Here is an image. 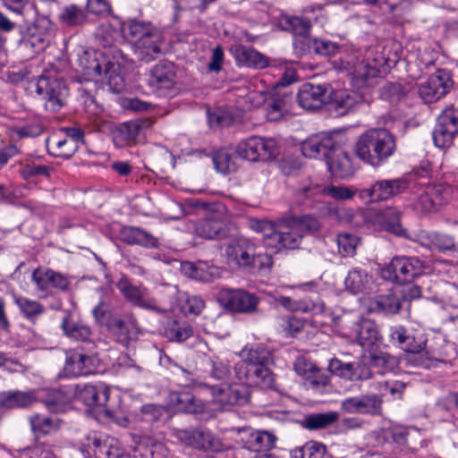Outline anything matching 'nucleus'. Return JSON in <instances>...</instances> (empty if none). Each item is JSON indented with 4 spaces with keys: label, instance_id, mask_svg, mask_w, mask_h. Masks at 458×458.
I'll return each instance as SVG.
<instances>
[{
    "label": "nucleus",
    "instance_id": "f257e3e1",
    "mask_svg": "<svg viewBox=\"0 0 458 458\" xmlns=\"http://www.w3.org/2000/svg\"><path fill=\"white\" fill-rule=\"evenodd\" d=\"M340 54L341 67L352 75V83L358 88L370 86L371 80L386 72V59L374 47L364 51L345 48Z\"/></svg>",
    "mask_w": 458,
    "mask_h": 458
},
{
    "label": "nucleus",
    "instance_id": "f03ea898",
    "mask_svg": "<svg viewBox=\"0 0 458 458\" xmlns=\"http://www.w3.org/2000/svg\"><path fill=\"white\" fill-rule=\"evenodd\" d=\"M303 156L309 158L323 157L332 174L346 178L352 174V165L348 154L327 133H319L307 139L301 144Z\"/></svg>",
    "mask_w": 458,
    "mask_h": 458
},
{
    "label": "nucleus",
    "instance_id": "7ed1b4c3",
    "mask_svg": "<svg viewBox=\"0 0 458 458\" xmlns=\"http://www.w3.org/2000/svg\"><path fill=\"white\" fill-rule=\"evenodd\" d=\"M396 149L394 136L386 129L371 128L360 134L354 146L355 155L364 163L378 167Z\"/></svg>",
    "mask_w": 458,
    "mask_h": 458
},
{
    "label": "nucleus",
    "instance_id": "20e7f679",
    "mask_svg": "<svg viewBox=\"0 0 458 458\" xmlns=\"http://www.w3.org/2000/svg\"><path fill=\"white\" fill-rule=\"evenodd\" d=\"M78 64L84 76L91 81L106 80L109 86L115 91L123 87L121 76V64L113 61L98 50L83 52L78 58Z\"/></svg>",
    "mask_w": 458,
    "mask_h": 458
},
{
    "label": "nucleus",
    "instance_id": "39448f33",
    "mask_svg": "<svg viewBox=\"0 0 458 458\" xmlns=\"http://www.w3.org/2000/svg\"><path fill=\"white\" fill-rule=\"evenodd\" d=\"M403 350L407 352L405 360L413 367L429 369L436 362H444L445 360L442 352L427 348V338L421 333H409Z\"/></svg>",
    "mask_w": 458,
    "mask_h": 458
},
{
    "label": "nucleus",
    "instance_id": "423d86ee",
    "mask_svg": "<svg viewBox=\"0 0 458 458\" xmlns=\"http://www.w3.org/2000/svg\"><path fill=\"white\" fill-rule=\"evenodd\" d=\"M173 436L184 446L199 451L219 453L224 450L221 438L206 427L174 429Z\"/></svg>",
    "mask_w": 458,
    "mask_h": 458
},
{
    "label": "nucleus",
    "instance_id": "0eeeda50",
    "mask_svg": "<svg viewBox=\"0 0 458 458\" xmlns=\"http://www.w3.org/2000/svg\"><path fill=\"white\" fill-rule=\"evenodd\" d=\"M116 287L123 297L134 306L144 310L155 311L157 314L165 315L172 309V302L161 303L152 298L148 290L140 284H133L126 276H123L117 283Z\"/></svg>",
    "mask_w": 458,
    "mask_h": 458
},
{
    "label": "nucleus",
    "instance_id": "6e6552de",
    "mask_svg": "<svg viewBox=\"0 0 458 458\" xmlns=\"http://www.w3.org/2000/svg\"><path fill=\"white\" fill-rule=\"evenodd\" d=\"M423 272V263L417 257L397 256L381 269L383 279L406 284Z\"/></svg>",
    "mask_w": 458,
    "mask_h": 458
},
{
    "label": "nucleus",
    "instance_id": "1a4fd4ad",
    "mask_svg": "<svg viewBox=\"0 0 458 458\" xmlns=\"http://www.w3.org/2000/svg\"><path fill=\"white\" fill-rule=\"evenodd\" d=\"M408 187V181L403 177L381 179L376 181L370 187L360 190L359 199L365 204L388 200L404 192Z\"/></svg>",
    "mask_w": 458,
    "mask_h": 458
},
{
    "label": "nucleus",
    "instance_id": "9d476101",
    "mask_svg": "<svg viewBox=\"0 0 458 458\" xmlns=\"http://www.w3.org/2000/svg\"><path fill=\"white\" fill-rule=\"evenodd\" d=\"M96 347L89 346L85 352L76 348L66 353L64 371L68 376L81 377L94 374L100 367V360L95 352Z\"/></svg>",
    "mask_w": 458,
    "mask_h": 458
},
{
    "label": "nucleus",
    "instance_id": "9b49d317",
    "mask_svg": "<svg viewBox=\"0 0 458 458\" xmlns=\"http://www.w3.org/2000/svg\"><path fill=\"white\" fill-rule=\"evenodd\" d=\"M218 301L232 312L253 314L259 310L260 299L243 289H222L218 293Z\"/></svg>",
    "mask_w": 458,
    "mask_h": 458
},
{
    "label": "nucleus",
    "instance_id": "f8f14e48",
    "mask_svg": "<svg viewBox=\"0 0 458 458\" xmlns=\"http://www.w3.org/2000/svg\"><path fill=\"white\" fill-rule=\"evenodd\" d=\"M107 329L114 339L125 347L136 342L140 333L138 320L132 312L113 316L107 324Z\"/></svg>",
    "mask_w": 458,
    "mask_h": 458
},
{
    "label": "nucleus",
    "instance_id": "ddd939ff",
    "mask_svg": "<svg viewBox=\"0 0 458 458\" xmlns=\"http://www.w3.org/2000/svg\"><path fill=\"white\" fill-rule=\"evenodd\" d=\"M453 84L449 72L437 70L427 81L420 84L418 93L425 103H433L445 97Z\"/></svg>",
    "mask_w": 458,
    "mask_h": 458
},
{
    "label": "nucleus",
    "instance_id": "4468645a",
    "mask_svg": "<svg viewBox=\"0 0 458 458\" xmlns=\"http://www.w3.org/2000/svg\"><path fill=\"white\" fill-rule=\"evenodd\" d=\"M121 34V30L115 29L110 23H103L97 28L95 38L98 47L97 50L122 65L123 55L117 45Z\"/></svg>",
    "mask_w": 458,
    "mask_h": 458
},
{
    "label": "nucleus",
    "instance_id": "2eb2a0df",
    "mask_svg": "<svg viewBox=\"0 0 458 458\" xmlns=\"http://www.w3.org/2000/svg\"><path fill=\"white\" fill-rule=\"evenodd\" d=\"M457 133L458 110L449 106L438 116L437 123L433 131L434 143L437 148H447L452 145L454 137Z\"/></svg>",
    "mask_w": 458,
    "mask_h": 458
},
{
    "label": "nucleus",
    "instance_id": "dca6fc26",
    "mask_svg": "<svg viewBox=\"0 0 458 458\" xmlns=\"http://www.w3.org/2000/svg\"><path fill=\"white\" fill-rule=\"evenodd\" d=\"M51 21L47 17H38L26 28L21 44L35 53L43 51L48 44L51 32Z\"/></svg>",
    "mask_w": 458,
    "mask_h": 458
},
{
    "label": "nucleus",
    "instance_id": "f3484780",
    "mask_svg": "<svg viewBox=\"0 0 458 458\" xmlns=\"http://www.w3.org/2000/svg\"><path fill=\"white\" fill-rule=\"evenodd\" d=\"M175 69L171 62L161 61L149 72L148 86L159 96H166L175 84Z\"/></svg>",
    "mask_w": 458,
    "mask_h": 458
},
{
    "label": "nucleus",
    "instance_id": "a211bd4d",
    "mask_svg": "<svg viewBox=\"0 0 458 458\" xmlns=\"http://www.w3.org/2000/svg\"><path fill=\"white\" fill-rule=\"evenodd\" d=\"M383 399L377 394L348 397L341 401L340 409L349 414L377 415L382 411Z\"/></svg>",
    "mask_w": 458,
    "mask_h": 458
},
{
    "label": "nucleus",
    "instance_id": "6ab92c4d",
    "mask_svg": "<svg viewBox=\"0 0 458 458\" xmlns=\"http://www.w3.org/2000/svg\"><path fill=\"white\" fill-rule=\"evenodd\" d=\"M225 253L229 263L238 267H249L254 264L256 246L250 240L240 237L225 245Z\"/></svg>",
    "mask_w": 458,
    "mask_h": 458
},
{
    "label": "nucleus",
    "instance_id": "aec40b11",
    "mask_svg": "<svg viewBox=\"0 0 458 458\" xmlns=\"http://www.w3.org/2000/svg\"><path fill=\"white\" fill-rule=\"evenodd\" d=\"M235 374L240 382L247 386H257L270 389L275 385V376L267 366L247 367L245 364H236Z\"/></svg>",
    "mask_w": 458,
    "mask_h": 458
},
{
    "label": "nucleus",
    "instance_id": "412c9836",
    "mask_svg": "<svg viewBox=\"0 0 458 458\" xmlns=\"http://www.w3.org/2000/svg\"><path fill=\"white\" fill-rule=\"evenodd\" d=\"M328 84L304 83L297 94V101L303 109L318 110L329 99Z\"/></svg>",
    "mask_w": 458,
    "mask_h": 458
},
{
    "label": "nucleus",
    "instance_id": "4be33fe9",
    "mask_svg": "<svg viewBox=\"0 0 458 458\" xmlns=\"http://www.w3.org/2000/svg\"><path fill=\"white\" fill-rule=\"evenodd\" d=\"M74 398L89 408H98L106 416H111L110 411L105 409L109 399V390L104 386L77 385L74 388Z\"/></svg>",
    "mask_w": 458,
    "mask_h": 458
},
{
    "label": "nucleus",
    "instance_id": "5701e85b",
    "mask_svg": "<svg viewBox=\"0 0 458 458\" xmlns=\"http://www.w3.org/2000/svg\"><path fill=\"white\" fill-rule=\"evenodd\" d=\"M32 282L39 292L49 293L51 289L65 292L69 289L68 277L50 268H36L31 275Z\"/></svg>",
    "mask_w": 458,
    "mask_h": 458
},
{
    "label": "nucleus",
    "instance_id": "b1692460",
    "mask_svg": "<svg viewBox=\"0 0 458 458\" xmlns=\"http://www.w3.org/2000/svg\"><path fill=\"white\" fill-rule=\"evenodd\" d=\"M198 236L207 240H223L229 233L226 219L219 214H213L200 221L195 226Z\"/></svg>",
    "mask_w": 458,
    "mask_h": 458
},
{
    "label": "nucleus",
    "instance_id": "393cba45",
    "mask_svg": "<svg viewBox=\"0 0 458 458\" xmlns=\"http://www.w3.org/2000/svg\"><path fill=\"white\" fill-rule=\"evenodd\" d=\"M328 370L349 381L367 380L372 376L370 369L366 365L357 362H343L336 358L330 360Z\"/></svg>",
    "mask_w": 458,
    "mask_h": 458
},
{
    "label": "nucleus",
    "instance_id": "a878e982",
    "mask_svg": "<svg viewBox=\"0 0 458 458\" xmlns=\"http://www.w3.org/2000/svg\"><path fill=\"white\" fill-rule=\"evenodd\" d=\"M302 240L303 233H300L293 220L288 218L277 226L271 248L296 250L300 248Z\"/></svg>",
    "mask_w": 458,
    "mask_h": 458
},
{
    "label": "nucleus",
    "instance_id": "bb28decb",
    "mask_svg": "<svg viewBox=\"0 0 458 458\" xmlns=\"http://www.w3.org/2000/svg\"><path fill=\"white\" fill-rule=\"evenodd\" d=\"M164 46L162 34L155 30L147 38L139 40L133 46L134 54L143 63H150L156 60L161 54Z\"/></svg>",
    "mask_w": 458,
    "mask_h": 458
},
{
    "label": "nucleus",
    "instance_id": "cd10ccee",
    "mask_svg": "<svg viewBox=\"0 0 458 458\" xmlns=\"http://www.w3.org/2000/svg\"><path fill=\"white\" fill-rule=\"evenodd\" d=\"M167 404L177 411L200 414L205 411L206 404L200 399L196 398L189 391H174L167 396Z\"/></svg>",
    "mask_w": 458,
    "mask_h": 458
},
{
    "label": "nucleus",
    "instance_id": "c85d7f7f",
    "mask_svg": "<svg viewBox=\"0 0 458 458\" xmlns=\"http://www.w3.org/2000/svg\"><path fill=\"white\" fill-rule=\"evenodd\" d=\"M352 334L357 343L365 350H371L381 340L378 326L375 321L360 318L353 324Z\"/></svg>",
    "mask_w": 458,
    "mask_h": 458
},
{
    "label": "nucleus",
    "instance_id": "c756f323",
    "mask_svg": "<svg viewBox=\"0 0 458 458\" xmlns=\"http://www.w3.org/2000/svg\"><path fill=\"white\" fill-rule=\"evenodd\" d=\"M61 83L56 80L40 76L37 81L36 92L46 99L47 109L55 112L61 108Z\"/></svg>",
    "mask_w": 458,
    "mask_h": 458
},
{
    "label": "nucleus",
    "instance_id": "7c9ffc66",
    "mask_svg": "<svg viewBox=\"0 0 458 458\" xmlns=\"http://www.w3.org/2000/svg\"><path fill=\"white\" fill-rule=\"evenodd\" d=\"M61 328L67 337L86 343L89 346L97 347L91 328L81 322L75 321L70 312H65L61 322Z\"/></svg>",
    "mask_w": 458,
    "mask_h": 458
},
{
    "label": "nucleus",
    "instance_id": "2f4dec72",
    "mask_svg": "<svg viewBox=\"0 0 458 458\" xmlns=\"http://www.w3.org/2000/svg\"><path fill=\"white\" fill-rule=\"evenodd\" d=\"M361 189L355 186H345V185H328L324 188H320L318 185L308 186L301 189L302 193L307 197H314L318 192H322L325 195L331 197L335 200H349L352 199L355 195L359 197V192Z\"/></svg>",
    "mask_w": 458,
    "mask_h": 458
},
{
    "label": "nucleus",
    "instance_id": "473e14b6",
    "mask_svg": "<svg viewBox=\"0 0 458 458\" xmlns=\"http://www.w3.org/2000/svg\"><path fill=\"white\" fill-rule=\"evenodd\" d=\"M402 212L394 207H386L375 215L376 222L386 232L397 236H405L406 231L401 224Z\"/></svg>",
    "mask_w": 458,
    "mask_h": 458
},
{
    "label": "nucleus",
    "instance_id": "72a5a7b5",
    "mask_svg": "<svg viewBox=\"0 0 458 458\" xmlns=\"http://www.w3.org/2000/svg\"><path fill=\"white\" fill-rule=\"evenodd\" d=\"M332 107L339 115H344L361 103L362 97L358 92L341 89L329 92V99Z\"/></svg>",
    "mask_w": 458,
    "mask_h": 458
},
{
    "label": "nucleus",
    "instance_id": "f704fd0d",
    "mask_svg": "<svg viewBox=\"0 0 458 458\" xmlns=\"http://www.w3.org/2000/svg\"><path fill=\"white\" fill-rule=\"evenodd\" d=\"M233 56L240 66L254 69H263L269 66L268 58L250 47L243 45L235 47Z\"/></svg>",
    "mask_w": 458,
    "mask_h": 458
},
{
    "label": "nucleus",
    "instance_id": "c9c22d12",
    "mask_svg": "<svg viewBox=\"0 0 458 458\" xmlns=\"http://www.w3.org/2000/svg\"><path fill=\"white\" fill-rule=\"evenodd\" d=\"M141 124L138 121H129L115 127L113 131V141L118 148L131 146L136 143Z\"/></svg>",
    "mask_w": 458,
    "mask_h": 458
},
{
    "label": "nucleus",
    "instance_id": "e433bc0d",
    "mask_svg": "<svg viewBox=\"0 0 458 458\" xmlns=\"http://www.w3.org/2000/svg\"><path fill=\"white\" fill-rule=\"evenodd\" d=\"M36 402L32 392L8 391L0 394V407L5 409L27 408Z\"/></svg>",
    "mask_w": 458,
    "mask_h": 458
},
{
    "label": "nucleus",
    "instance_id": "4c0bfd02",
    "mask_svg": "<svg viewBox=\"0 0 458 458\" xmlns=\"http://www.w3.org/2000/svg\"><path fill=\"white\" fill-rule=\"evenodd\" d=\"M120 30L123 38L126 40L132 42L134 46L135 43L139 42V40L147 38L156 29L152 27L151 24L149 23L131 20L127 22L122 23Z\"/></svg>",
    "mask_w": 458,
    "mask_h": 458
},
{
    "label": "nucleus",
    "instance_id": "58836bf2",
    "mask_svg": "<svg viewBox=\"0 0 458 458\" xmlns=\"http://www.w3.org/2000/svg\"><path fill=\"white\" fill-rule=\"evenodd\" d=\"M278 25L283 30L294 35V38L310 34L311 23L310 20L301 16L282 15Z\"/></svg>",
    "mask_w": 458,
    "mask_h": 458
},
{
    "label": "nucleus",
    "instance_id": "ea45409f",
    "mask_svg": "<svg viewBox=\"0 0 458 458\" xmlns=\"http://www.w3.org/2000/svg\"><path fill=\"white\" fill-rule=\"evenodd\" d=\"M338 419L339 414L336 411L312 413L304 417L301 425L308 430H320L332 426Z\"/></svg>",
    "mask_w": 458,
    "mask_h": 458
},
{
    "label": "nucleus",
    "instance_id": "a19ab883",
    "mask_svg": "<svg viewBox=\"0 0 458 458\" xmlns=\"http://www.w3.org/2000/svg\"><path fill=\"white\" fill-rule=\"evenodd\" d=\"M14 303L19 308L21 315L32 323H36L38 318L46 311L42 303L25 296H14Z\"/></svg>",
    "mask_w": 458,
    "mask_h": 458
},
{
    "label": "nucleus",
    "instance_id": "79ce46f5",
    "mask_svg": "<svg viewBox=\"0 0 458 458\" xmlns=\"http://www.w3.org/2000/svg\"><path fill=\"white\" fill-rule=\"evenodd\" d=\"M59 21L68 27L81 26L87 22L86 12L76 4L64 6L58 13Z\"/></svg>",
    "mask_w": 458,
    "mask_h": 458
},
{
    "label": "nucleus",
    "instance_id": "37998d69",
    "mask_svg": "<svg viewBox=\"0 0 458 458\" xmlns=\"http://www.w3.org/2000/svg\"><path fill=\"white\" fill-rule=\"evenodd\" d=\"M370 283L371 277L365 270L360 268L350 270L344 281L346 289L352 293L365 292L369 287Z\"/></svg>",
    "mask_w": 458,
    "mask_h": 458
},
{
    "label": "nucleus",
    "instance_id": "c03bdc74",
    "mask_svg": "<svg viewBox=\"0 0 458 458\" xmlns=\"http://www.w3.org/2000/svg\"><path fill=\"white\" fill-rule=\"evenodd\" d=\"M276 437L267 431H254L246 442L248 448L253 452L262 453L276 445Z\"/></svg>",
    "mask_w": 458,
    "mask_h": 458
},
{
    "label": "nucleus",
    "instance_id": "a18cd8bd",
    "mask_svg": "<svg viewBox=\"0 0 458 458\" xmlns=\"http://www.w3.org/2000/svg\"><path fill=\"white\" fill-rule=\"evenodd\" d=\"M402 306L400 299L394 294L381 295L371 301V311L384 314H396Z\"/></svg>",
    "mask_w": 458,
    "mask_h": 458
},
{
    "label": "nucleus",
    "instance_id": "49530a36",
    "mask_svg": "<svg viewBox=\"0 0 458 458\" xmlns=\"http://www.w3.org/2000/svg\"><path fill=\"white\" fill-rule=\"evenodd\" d=\"M292 97L287 94L274 96L267 104V116L270 121H277L290 111Z\"/></svg>",
    "mask_w": 458,
    "mask_h": 458
},
{
    "label": "nucleus",
    "instance_id": "de8ad7c7",
    "mask_svg": "<svg viewBox=\"0 0 458 458\" xmlns=\"http://www.w3.org/2000/svg\"><path fill=\"white\" fill-rule=\"evenodd\" d=\"M327 446L321 442L310 440L291 451V458H324Z\"/></svg>",
    "mask_w": 458,
    "mask_h": 458
},
{
    "label": "nucleus",
    "instance_id": "09e8293b",
    "mask_svg": "<svg viewBox=\"0 0 458 458\" xmlns=\"http://www.w3.org/2000/svg\"><path fill=\"white\" fill-rule=\"evenodd\" d=\"M192 335V327L184 321L173 320L165 329V336L171 342L182 343Z\"/></svg>",
    "mask_w": 458,
    "mask_h": 458
},
{
    "label": "nucleus",
    "instance_id": "8fccbe9b",
    "mask_svg": "<svg viewBox=\"0 0 458 458\" xmlns=\"http://www.w3.org/2000/svg\"><path fill=\"white\" fill-rule=\"evenodd\" d=\"M30 422L33 432L36 434H51L60 427V420L57 418L47 415H32L30 418Z\"/></svg>",
    "mask_w": 458,
    "mask_h": 458
},
{
    "label": "nucleus",
    "instance_id": "3c124183",
    "mask_svg": "<svg viewBox=\"0 0 458 458\" xmlns=\"http://www.w3.org/2000/svg\"><path fill=\"white\" fill-rule=\"evenodd\" d=\"M259 153V161H269L275 159L279 154L277 142L273 138L256 136Z\"/></svg>",
    "mask_w": 458,
    "mask_h": 458
},
{
    "label": "nucleus",
    "instance_id": "603ef678",
    "mask_svg": "<svg viewBox=\"0 0 458 458\" xmlns=\"http://www.w3.org/2000/svg\"><path fill=\"white\" fill-rule=\"evenodd\" d=\"M250 226L253 231L262 234L265 244L267 247H272L277 231V226H276L273 222L251 219L250 221Z\"/></svg>",
    "mask_w": 458,
    "mask_h": 458
},
{
    "label": "nucleus",
    "instance_id": "864d4df0",
    "mask_svg": "<svg viewBox=\"0 0 458 458\" xmlns=\"http://www.w3.org/2000/svg\"><path fill=\"white\" fill-rule=\"evenodd\" d=\"M432 193H436V190L426 189V191L422 192L414 202L415 209L421 213H429L433 211L437 206L444 203V197L433 198Z\"/></svg>",
    "mask_w": 458,
    "mask_h": 458
},
{
    "label": "nucleus",
    "instance_id": "5fc2aeb1",
    "mask_svg": "<svg viewBox=\"0 0 458 458\" xmlns=\"http://www.w3.org/2000/svg\"><path fill=\"white\" fill-rule=\"evenodd\" d=\"M371 365L384 374L394 370L398 366L397 359L386 352L373 353L370 355Z\"/></svg>",
    "mask_w": 458,
    "mask_h": 458
},
{
    "label": "nucleus",
    "instance_id": "6e6d98bb",
    "mask_svg": "<svg viewBox=\"0 0 458 458\" xmlns=\"http://www.w3.org/2000/svg\"><path fill=\"white\" fill-rule=\"evenodd\" d=\"M235 153L243 159L252 162L259 161L256 136H251L239 142L235 148Z\"/></svg>",
    "mask_w": 458,
    "mask_h": 458
},
{
    "label": "nucleus",
    "instance_id": "4d7b16f0",
    "mask_svg": "<svg viewBox=\"0 0 458 458\" xmlns=\"http://www.w3.org/2000/svg\"><path fill=\"white\" fill-rule=\"evenodd\" d=\"M270 360V353L264 348L250 349L244 359L237 364H245L247 367L267 366Z\"/></svg>",
    "mask_w": 458,
    "mask_h": 458
},
{
    "label": "nucleus",
    "instance_id": "13d9d810",
    "mask_svg": "<svg viewBox=\"0 0 458 458\" xmlns=\"http://www.w3.org/2000/svg\"><path fill=\"white\" fill-rule=\"evenodd\" d=\"M337 245L339 253L343 257H352L356 253L359 238L352 233H339L337 235Z\"/></svg>",
    "mask_w": 458,
    "mask_h": 458
},
{
    "label": "nucleus",
    "instance_id": "bf43d9fd",
    "mask_svg": "<svg viewBox=\"0 0 458 458\" xmlns=\"http://www.w3.org/2000/svg\"><path fill=\"white\" fill-rule=\"evenodd\" d=\"M50 170L49 166L37 163L33 160L21 165L20 168V174L24 180L28 181L32 177L39 175L49 177Z\"/></svg>",
    "mask_w": 458,
    "mask_h": 458
},
{
    "label": "nucleus",
    "instance_id": "052dcab7",
    "mask_svg": "<svg viewBox=\"0 0 458 458\" xmlns=\"http://www.w3.org/2000/svg\"><path fill=\"white\" fill-rule=\"evenodd\" d=\"M300 233H316L321 228V223L318 218L311 216L291 217Z\"/></svg>",
    "mask_w": 458,
    "mask_h": 458
},
{
    "label": "nucleus",
    "instance_id": "680f3d73",
    "mask_svg": "<svg viewBox=\"0 0 458 458\" xmlns=\"http://www.w3.org/2000/svg\"><path fill=\"white\" fill-rule=\"evenodd\" d=\"M107 444L106 440H102L96 434L89 435L87 437L85 442L82 443L81 452L84 456L88 458H95V452H98V450L103 451L104 446H106Z\"/></svg>",
    "mask_w": 458,
    "mask_h": 458
},
{
    "label": "nucleus",
    "instance_id": "e2e57ef3",
    "mask_svg": "<svg viewBox=\"0 0 458 458\" xmlns=\"http://www.w3.org/2000/svg\"><path fill=\"white\" fill-rule=\"evenodd\" d=\"M55 144V152L54 154L56 157H61L64 158H70L74 153L78 150L77 143L72 139H63L53 140Z\"/></svg>",
    "mask_w": 458,
    "mask_h": 458
},
{
    "label": "nucleus",
    "instance_id": "0e129e2a",
    "mask_svg": "<svg viewBox=\"0 0 458 458\" xmlns=\"http://www.w3.org/2000/svg\"><path fill=\"white\" fill-rule=\"evenodd\" d=\"M406 92L405 87L399 82H387L381 89L382 97L391 102L399 101Z\"/></svg>",
    "mask_w": 458,
    "mask_h": 458
},
{
    "label": "nucleus",
    "instance_id": "69168bd1",
    "mask_svg": "<svg viewBox=\"0 0 458 458\" xmlns=\"http://www.w3.org/2000/svg\"><path fill=\"white\" fill-rule=\"evenodd\" d=\"M304 379L313 389L326 387L330 383L328 374L318 366L315 368L314 371L309 374Z\"/></svg>",
    "mask_w": 458,
    "mask_h": 458
},
{
    "label": "nucleus",
    "instance_id": "338daca9",
    "mask_svg": "<svg viewBox=\"0 0 458 458\" xmlns=\"http://www.w3.org/2000/svg\"><path fill=\"white\" fill-rule=\"evenodd\" d=\"M210 375L216 380H225L229 377L231 370L227 362L219 358H213L209 360Z\"/></svg>",
    "mask_w": 458,
    "mask_h": 458
},
{
    "label": "nucleus",
    "instance_id": "774afa93",
    "mask_svg": "<svg viewBox=\"0 0 458 458\" xmlns=\"http://www.w3.org/2000/svg\"><path fill=\"white\" fill-rule=\"evenodd\" d=\"M231 393L233 405H244L250 402V394L248 386L242 382L231 385Z\"/></svg>",
    "mask_w": 458,
    "mask_h": 458
}]
</instances>
